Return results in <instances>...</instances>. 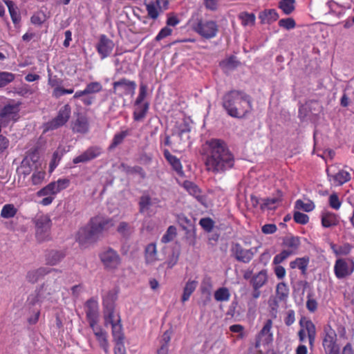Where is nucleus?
<instances>
[{
	"label": "nucleus",
	"mask_w": 354,
	"mask_h": 354,
	"mask_svg": "<svg viewBox=\"0 0 354 354\" xmlns=\"http://www.w3.org/2000/svg\"><path fill=\"white\" fill-rule=\"evenodd\" d=\"M204 163L207 171L222 174L234 165V156L227 143L218 138L207 140L203 147Z\"/></svg>",
	"instance_id": "nucleus-1"
},
{
	"label": "nucleus",
	"mask_w": 354,
	"mask_h": 354,
	"mask_svg": "<svg viewBox=\"0 0 354 354\" xmlns=\"http://www.w3.org/2000/svg\"><path fill=\"white\" fill-rule=\"evenodd\" d=\"M114 225L113 218L97 215L92 217L85 227L79 230L76 240L82 247L86 248L96 242L103 232L109 230Z\"/></svg>",
	"instance_id": "nucleus-2"
},
{
	"label": "nucleus",
	"mask_w": 354,
	"mask_h": 354,
	"mask_svg": "<svg viewBox=\"0 0 354 354\" xmlns=\"http://www.w3.org/2000/svg\"><path fill=\"white\" fill-rule=\"evenodd\" d=\"M222 104L229 115L241 118L252 110L250 95L239 90L227 92L222 98Z\"/></svg>",
	"instance_id": "nucleus-3"
},
{
	"label": "nucleus",
	"mask_w": 354,
	"mask_h": 354,
	"mask_svg": "<svg viewBox=\"0 0 354 354\" xmlns=\"http://www.w3.org/2000/svg\"><path fill=\"white\" fill-rule=\"evenodd\" d=\"M192 31L202 39L210 40L215 38L219 32V26L212 19H205L200 11L194 12L187 21Z\"/></svg>",
	"instance_id": "nucleus-4"
},
{
	"label": "nucleus",
	"mask_w": 354,
	"mask_h": 354,
	"mask_svg": "<svg viewBox=\"0 0 354 354\" xmlns=\"http://www.w3.org/2000/svg\"><path fill=\"white\" fill-rule=\"evenodd\" d=\"M118 298V292L115 289L108 290L103 296V317L104 325H108L121 322L119 313L115 310V301Z\"/></svg>",
	"instance_id": "nucleus-5"
},
{
	"label": "nucleus",
	"mask_w": 354,
	"mask_h": 354,
	"mask_svg": "<svg viewBox=\"0 0 354 354\" xmlns=\"http://www.w3.org/2000/svg\"><path fill=\"white\" fill-rule=\"evenodd\" d=\"M102 85L99 82H91L88 83L84 90L77 91L73 98L80 99L82 104L86 106H91L96 100L95 94L102 91Z\"/></svg>",
	"instance_id": "nucleus-6"
},
{
	"label": "nucleus",
	"mask_w": 354,
	"mask_h": 354,
	"mask_svg": "<svg viewBox=\"0 0 354 354\" xmlns=\"http://www.w3.org/2000/svg\"><path fill=\"white\" fill-rule=\"evenodd\" d=\"M322 346L326 354H340L336 332L330 325H326L324 328Z\"/></svg>",
	"instance_id": "nucleus-7"
},
{
	"label": "nucleus",
	"mask_w": 354,
	"mask_h": 354,
	"mask_svg": "<svg viewBox=\"0 0 354 354\" xmlns=\"http://www.w3.org/2000/svg\"><path fill=\"white\" fill-rule=\"evenodd\" d=\"M35 235L39 242L47 241L50 238L52 222L48 215H40L35 220Z\"/></svg>",
	"instance_id": "nucleus-8"
},
{
	"label": "nucleus",
	"mask_w": 354,
	"mask_h": 354,
	"mask_svg": "<svg viewBox=\"0 0 354 354\" xmlns=\"http://www.w3.org/2000/svg\"><path fill=\"white\" fill-rule=\"evenodd\" d=\"M70 180L66 178H59L56 181L48 183L46 186L37 192V196H54L61 191L66 189L70 185Z\"/></svg>",
	"instance_id": "nucleus-9"
},
{
	"label": "nucleus",
	"mask_w": 354,
	"mask_h": 354,
	"mask_svg": "<svg viewBox=\"0 0 354 354\" xmlns=\"http://www.w3.org/2000/svg\"><path fill=\"white\" fill-rule=\"evenodd\" d=\"M71 114V107L66 104L60 108L55 118L46 124V130L52 131L63 127L68 121Z\"/></svg>",
	"instance_id": "nucleus-10"
},
{
	"label": "nucleus",
	"mask_w": 354,
	"mask_h": 354,
	"mask_svg": "<svg viewBox=\"0 0 354 354\" xmlns=\"http://www.w3.org/2000/svg\"><path fill=\"white\" fill-rule=\"evenodd\" d=\"M100 259L104 268L111 270L117 269L121 263V259L119 254L111 248H109L102 252L100 254Z\"/></svg>",
	"instance_id": "nucleus-11"
},
{
	"label": "nucleus",
	"mask_w": 354,
	"mask_h": 354,
	"mask_svg": "<svg viewBox=\"0 0 354 354\" xmlns=\"http://www.w3.org/2000/svg\"><path fill=\"white\" fill-rule=\"evenodd\" d=\"M136 88V83L127 78H121L113 83V89L115 93L119 95H133Z\"/></svg>",
	"instance_id": "nucleus-12"
},
{
	"label": "nucleus",
	"mask_w": 354,
	"mask_h": 354,
	"mask_svg": "<svg viewBox=\"0 0 354 354\" xmlns=\"http://www.w3.org/2000/svg\"><path fill=\"white\" fill-rule=\"evenodd\" d=\"M328 180L333 186H341L351 180V174L348 171L340 169L337 172L333 170V167L326 169Z\"/></svg>",
	"instance_id": "nucleus-13"
},
{
	"label": "nucleus",
	"mask_w": 354,
	"mask_h": 354,
	"mask_svg": "<svg viewBox=\"0 0 354 354\" xmlns=\"http://www.w3.org/2000/svg\"><path fill=\"white\" fill-rule=\"evenodd\" d=\"M102 153V149L99 146H91L83 153L73 159L74 164L85 163L99 157Z\"/></svg>",
	"instance_id": "nucleus-14"
},
{
	"label": "nucleus",
	"mask_w": 354,
	"mask_h": 354,
	"mask_svg": "<svg viewBox=\"0 0 354 354\" xmlns=\"http://www.w3.org/2000/svg\"><path fill=\"white\" fill-rule=\"evenodd\" d=\"M231 252L238 261L244 263H249L254 257L252 249H245L239 243L232 245Z\"/></svg>",
	"instance_id": "nucleus-15"
},
{
	"label": "nucleus",
	"mask_w": 354,
	"mask_h": 354,
	"mask_svg": "<svg viewBox=\"0 0 354 354\" xmlns=\"http://www.w3.org/2000/svg\"><path fill=\"white\" fill-rule=\"evenodd\" d=\"M114 48V43L105 35H102L96 48L101 59H104L110 55Z\"/></svg>",
	"instance_id": "nucleus-16"
},
{
	"label": "nucleus",
	"mask_w": 354,
	"mask_h": 354,
	"mask_svg": "<svg viewBox=\"0 0 354 354\" xmlns=\"http://www.w3.org/2000/svg\"><path fill=\"white\" fill-rule=\"evenodd\" d=\"M352 267L350 268L345 259H338L334 266V272L338 279H343L350 274L354 270V262L351 261Z\"/></svg>",
	"instance_id": "nucleus-17"
},
{
	"label": "nucleus",
	"mask_w": 354,
	"mask_h": 354,
	"mask_svg": "<svg viewBox=\"0 0 354 354\" xmlns=\"http://www.w3.org/2000/svg\"><path fill=\"white\" fill-rule=\"evenodd\" d=\"M299 325L301 330L307 335L308 342L310 348L314 346L315 338H316V328L315 324L311 320L302 318L299 321Z\"/></svg>",
	"instance_id": "nucleus-18"
},
{
	"label": "nucleus",
	"mask_w": 354,
	"mask_h": 354,
	"mask_svg": "<svg viewBox=\"0 0 354 354\" xmlns=\"http://www.w3.org/2000/svg\"><path fill=\"white\" fill-rule=\"evenodd\" d=\"M283 200V194L281 191L278 190L277 194L271 198H265L261 199L260 208L262 210L269 209L274 210L279 206Z\"/></svg>",
	"instance_id": "nucleus-19"
},
{
	"label": "nucleus",
	"mask_w": 354,
	"mask_h": 354,
	"mask_svg": "<svg viewBox=\"0 0 354 354\" xmlns=\"http://www.w3.org/2000/svg\"><path fill=\"white\" fill-rule=\"evenodd\" d=\"M163 155L172 169L180 176L184 175L183 165L179 158L172 155L167 149H164Z\"/></svg>",
	"instance_id": "nucleus-20"
},
{
	"label": "nucleus",
	"mask_w": 354,
	"mask_h": 354,
	"mask_svg": "<svg viewBox=\"0 0 354 354\" xmlns=\"http://www.w3.org/2000/svg\"><path fill=\"white\" fill-rule=\"evenodd\" d=\"M50 272H57V271L54 269H48L47 268L41 267L38 269L29 271L27 273L26 279L29 282L34 283Z\"/></svg>",
	"instance_id": "nucleus-21"
},
{
	"label": "nucleus",
	"mask_w": 354,
	"mask_h": 354,
	"mask_svg": "<svg viewBox=\"0 0 354 354\" xmlns=\"http://www.w3.org/2000/svg\"><path fill=\"white\" fill-rule=\"evenodd\" d=\"M309 263L310 257L308 256L298 257L290 262V268L291 269H299L301 274L305 276L307 274Z\"/></svg>",
	"instance_id": "nucleus-22"
},
{
	"label": "nucleus",
	"mask_w": 354,
	"mask_h": 354,
	"mask_svg": "<svg viewBox=\"0 0 354 354\" xmlns=\"http://www.w3.org/2000/svg\"><path fill=\"white\" fill-rule=\"evenodd\" d=\"M72 129L75 133H86L89 129V123L87 118L84 115H79L73 122Z\"/></svg>",
	"instance_id": "nucleus-23"
},
{
	"label": "nucleus",
	"mask_w": 354,
	"mask_h": 354,
	"mask_svg": "<svg viewBox=\"0 0 354 354\" xmlns=\"http://www.w3.org/2000/svg\"><path fill=\"white\" fill-rule=\"evenodd\" d=\"M321 222L322 225L326 228L335 226L339 223L338 216L333 212L324 211L322 212Z\"/></svg>",
	"instance_id": "nucleus-24"
},
{
	"label": "nucleus",
	"mask_w": 354,
	"mask_h": 354,
	"mask_svg": "<svg viewBox=\"0 0 354 354\" xmlns=\"http://www.w3.org/2000/svg\"><path fill=\"white\" fill-rule=\"evenodd\" d=\"M86 313L88 322L98 320V304L94 299L88 300L86 304Z\"/></svg>",
	"instance_id": "nucleus-25"
},
{
	"label": "nucleus",
	"mask_w": 354,
	"mask_h": 354,
	"mask_svg": "<svg viewBox=\"0 0 354 354\" xmlns=\"http://www.w3.org/2000/svg\"><path fill=\"white\" fill-rule=\"evenodd\" d=\"M262 24H270L277 21L279 16L274 9H266L261 12L259 15Z\"/></svg>",
	"instance_id": "nucleus-26"
},
{
	"label": "nucleus",
	"mask_w": 354,
	"mask_h": 354,
	"mask_svg": "<svg viewBox=\"0 0 354 354\" xmlns=\"http://www.w3.org/2000/svg\"><path fill=\"white\" fill-rule=\"evenodd\" d=\"M158 251L156 244H148L145 249V259L147 264H152L158 260Z\"/></svg>",
	"instance_id": "nucleus-27"
},
{
	"label": "nucleus",
	"mask_w": 354,
	"mask_h": 354,
	"mask_svg": "<svg viewBox=\"0 0 354 354\" xmlns=\"http://www.w3.org/2000/svg\"><path fill=\"white\" fill-rule=\"evenodd\" d=\"M65 255L62 251L50 250L46 254V264L55 266L65 257Z\"/></svg>",
	"instance_id": "nucleus-28"
},
{
	"label": "nucleus",
	"mask_w": 354,
	"mask_h": 354,
	"mask_svg": "<svg viewBox=\"0 0 354 354\" xmlns=\"http://www.w3.org/2000/svg\"><path fill=\"white\" fill-rule=\"evenodd\" d=\"M136 109L133 113V118L135 121H141L147 115L149 109V103L146 102L140 104H135Z\"/></svg>",
	"instance_id": "nucleus-29"
},
{
	"label": "nucleus",
	"mask_w": 354,
	"mask_h": 354,
	"mask_svg": "<svg viewBox=\"0 0 354 354\" xmlns=\"http://www.w3.org/2000/svg\"><path fill=\"white\" fill-rule=\"evenodd\" d=\"M183 187L198 201H202L203 196L201 191L199 187L193 182L189 180H185L183 185Z\"/></svg>",
	"instance_id": "nucleus-30"
},
{
	"label": "nucleus",
	"mask_w": 354,
	"mask_h": 354,
	"mask_svg": "<svg viewBox=\"0 0 354 354\" xmlns=\"http://www.w3.org/2000/svg\"><path fill=\"white\" fill-rule=\"evenodd\" d=\"M288 295V289H276V295L269 300L270 306L274 310L280 301H284Z\"/></svg>",
	"instance_id": "nucleus-31"
},
{
	"label": "nucleus",
	"mask_w": 354,
	"mask_h": 354,
	"mask_svg": "<svg viewBox=\"0 0 354 354\" xmlns=\"http://www.w3.org/2000/svg\"><path fill=\"white\" fill-rule=\"evenodd\" d=\"M5 3L8 7L11 19L13 24H17L21 21L20 15L18 12V9L15 7V4L12 1L6 0Z\"/></svg>",
	"instance_id": "nucleus-32"
},
{
	"label": "nucleus",
	"mask_w": 354,
	"mask_h": 354,
	"mask_svg": "<svg viewBox=\"0 0 354 354\" xmlns=\"http://www.w3.org/2000/svg\"><path fill=\"white\" fill-rule=\"evenodd\" d=\"M191 127L189 124L185 120L177 122L174 128L172 130V136H175L176 133L186 134L190 133Z\"/></svg>",
	"instance_id": "nucleus-33"
},
{
	"label": "nucleus",
	"mask_w": 354,
	"mask_h": 354,
	"mask_svg": "<svg viewBox=\"0 0 354 354\" xmlns=\"http://www.w3.org/2000/svg\"><path fill=\"white\" fill-rule=\"evenodd\" d=\"M272 322L271 319H268L263 328L261 330L259 337L268 342L272 339V333H271Z\"/></svg>",
	"instance_id": "nucleus-34"
},
{
	"label": "nucleus",
	"mask_w": 354,
	"mask_h": 354,
	"mask_svg": "<svg viewBox=\"0 0 354 354\" xmlns=\"http://www.w3.org/2000/svg\"><path fill=\"white\" fill-rule=\"evenodd\" d=\"M129 134L130 131L128 129L115 133L112 139L111 143L109 146V149H115L117 146L122 143L124 138Z\"/></svg>",
	"instance_id": "nucleus-35"
},
{
	"label": "nucleus",
	"mask_w": 354,
	"mask_h": 354,
	"mask_svg": "<svg viewBox=\"0 0 354 354\" xmlns=\"http://www.w3.org/2000/svg\"><path fill=\"white\" fill-rule=\"evenodd\" d=\"M279 8L285 15H290L295 9V0H281Z\"/></svg>",
	"instance_id": "nucleus-36"
},
{
	"label": "nucleus",
	"mask_w": 354,
	"mask_h": 354,
	"mask_svg": "<svg viewBox=\"0 0 354 354\" xmlns=\"http://www.w3.org/2000/svg\"><path fill=\"white\" fill-rule=\"evenodd\" d=\"M268 279L266 270H261L252 279L253 288L262 287Z\"/></svg>",
	"instance_id": "nucleus-37"
},
{
	"label": "nucleus",
	"mask_w": 354,
	"mask_h": 354,
	"mask_svg": "<svg viewBox=\"0 0 354 354\" xmlns=\"http://www.w3.org/2000/svg\"><path fill=\"white\" fill-rule=\"evenodd\" d=\"M112 328V335L115 342H123L124 335L120 322L110 324Z\"/></svg>",
	"instance_id": "nucleus-38"
},
{
	"label": "nucleus",
	"mask_w": 354,
	"mask_h": 354,
	"mask_svg": "<svg viewBox=\"0 0 354 354\" xmlns=\"http://www.w3.org/2000/svg\"><path fill=\"white\" fill-rule=\"evenodd\" d=\"M17 212V209L13 204H6L3 206L1 216L3 218H13Z\"/></svg>",
	"instance_id": "nucleus-39"
},
{
	"label": "nucleus",
	"mask_w": 354,
	"mask_h": 354,
	"mask_svg": "<svg viewBox=\"0 0 354 354\" xmlns=\"http://www.w3.org/2000/svg\"><path fill=\"white\" fill-rule=\"evenodd\" d=\"M151 205V196L147 194H143L139 201V207H140V213H145V212L148 211Z\"/></svg>",
	"instance_id": "nucleus-40"
},
{
	"label": "nucleus",
	"mask_w": 354,
	"mask_h": 354,
	"mask_svg": "<svg viewBox=\"0 0 354 354\" xmlns=\"http://www.w3.org/2000/svg\"><path fill=\"white\" fill-rule=\"evenodd\" d=\"M315 207L314 203L311 201H308L307 203H304L302 200L298 199L295 203V208L297 209H302L304 212H310L313 211Z\"/></svg>",
	"instance_id": "nucleus-41"
},
{
	"label": "nucleus",
	"mask_w": 354,
	"mask_h": 354,
	"mask_svg": "<svg viewBox=\"0 0 354 354\" xmlns=\"http://www.w3.org/2000/svg\"><path fill=\"white\" fill-rule=\"evenodd\" d=\"M239 19L241 20V24L243 26H253L255 23V15L253 13H248L247 12L240 13L239 16Z\"/></svg>",
	"instance_id": "nucleus-42"
},
{
	"label": "nucleus",
	"mask_w": 354,
	"mask_h": 354,
	"mask_svg": "<svg viewBox=\"0 0 354 354\" xmlns=\"http://www.w3.org/2000/svg\"><path fill=\"white\" fill-rule=\"evenodd\" d=\"M15 78V74L10 72H0V88L4 87Z\"/></svg>",
	"instance_id": "nucleus-43"
},
{
	"label": "nucleus",
	"mask_w": 354,
	"mask_h": 354,
	"mask_svg": "<svg viewBox=\"0 0 354 354\" xmlns=\"http://www.w3.org/2000/svg\"><path fill=\"white\" fill-rule=\"evenodd\" d=\"M292 254H294L293 250H283L274 257L272 263L274 265H279Z\"/></svg>",
	"instance_id": "nucleus-44"
},
{
	"label": "nucleus",
	"mask_w": 354,
	"mask_h": 354,
	"mask_svg": "<svg viewBox=\"0 0 354 354\" xmlns=\"http://www.w3.org/2000/svg\"><path fill=\"white\" fill-rule=\"evenodd\" d=\"M176 234L177 233L176 227H174V225H171L167 228L165 234L162 236L161 241L164 243H167L173 241V239L176 236Z\"/></svg>",
	"instance_id": "nucleus-45"
},
{
	"label": "nucleus",
	"mask_w": 354,
	"mask_h": 354,
	"mask_svg": "<svg viewBox=\"0 0 354 354\" xmlns=\"http://www.w3.org/2000/svg\"><path fill=\"white\" fill-rule=\"evenodd\" d=\"M118 232L123 237H128L132 232L131 228L128 223L120 222L117 228Z\"/></svg>",
	"instance_id": "nucleus-46"
},
{
	"label": "nucleus",
	"mask_w": 354,
	"mask_h": 354,
	"mask_svg": "<svg viewBox=\"0 0 354 354\" xmlns=\"http://www.w3.org/2000/svg\"><path fill=\"white\" fill-rule=\"evenodd\" d=\"M147 11V15L150 19L156 20L163 10L153 6L152 4H145Z\"/></svg>",
	"instance_id": "nucleus-47"
},
{
	"label": "nucleus",
	"mask_w": 354,
	"mask_h": 354,
	"mask_svg": "<svg viewBox=\"0 0 354 354\" xmlns=\"http://www.w3.org/2000/svg\"><path fill=\"white\" fill-rule=\"evenodd\" d=\"M147 85L143 83L140 84L138 95L135 101L134 104H140L144 103V100L147 95Z\"/></svg>",
	"instance_id": "nucleus-48"
},
{
	"label": "nucleus",
	"mask_w": 354,
	"mask_h": 354,
	"mask_svg": "<svg viewBox=\"0 0 354 354\" xmlns=\"http://www.w3.org/2000/svg\"><path fill=\"white\" fill-rule=\"evenodd\" d=\"M300 243V239L298 236H291L286 242V245L290 248L288 250H293L294 254L298 250Z\"/></svg>",
	"instance_id": "nucleus-49"
},
{
	"label": "nucleus",
	"mask_w": 354,
	"mask_h": 354,
	"mask_svg": "<svg viewBox=\"0 0 354 354\" xmlns=\"http://www.w3.org/2000/svg\"><path fill=\"white\" fill-rule=\"evenodd\" d=\"M199 224L201 227L207 232H212L214 226V221L209 217L201 218L199 221Z\"/></svg>",
	"instance_id": "nucleus-50"
},
{
	"label": "nucleus",
	"mask_w": 354,
	"mask_h": 354,
	"mask_svg": "<svg viewBox=\"0 0 354 354\" xmlns=\"http://www.w3.org/2000/svg\"><path fill=\"white\" fill-rule=\"evenodd\" d=\"M293 219L298 224L306 225L309 221V216L306 214L296 211L294 212Z\"/></svg>",
	"instance_id": "nucleus-51"
},
{
	"label": "nucleus",
	"mask_w": 354,
	"mask_h": 354,
	"mask_svg": "<svg viewBox=\"0 0 354 354\" xmlns=\"http://www.w3.org/2000/svg\"><path fill=\"white\" fill-rule=\"evenodd\" d=\"M144 4H152L153 6L160 10H166L168 7L167 0H145Z\"/></svg>",
	"instance_id": "nucleus-52"
},
{
	"label": "nucleus",
	"mask_w": 354,
	"mask_h": 354,
	"mask_svg": "<svg viewBox=\"0 0 354 354\" xmlns=\"http://www.w3.org/2000/svg\"><path fill=\"white\" fill-rule=\"evenodd\" d=\"M228 289H217L214 293V298L218 301H227L230 298Z\"/></svg>",
	"instance_id": "nucleus-53"
},
{
	"label": "nucleus",
	"mask_w": 354,
	"mask_h": 354,
	"mask_svg": "<svg viewBox=\"0 0 354 354\" xmlns=\"http://www.w3.org/2000/svg\"><path fill=\"white\" fill-rule=\"evenodd\" d=\"M279 26L286 30H290L295 28L296 23L292 18H286L279 21Z\"/></svg>",
	"instance_id": "nucleus-54"
},
{
	"label": "nucleus",
	"mask_w": 354,
	"mask_h": 354,
	"mask_svg": "<svg viewBox=\"0 0 354 354\" xmlns=\"http://www.w3.org/2000/svg\"><path fill=\"white\" fill-rule=\"evenodd\" d=\"M328 202L330 207L335 210L339 209L342 205V202L336 193L330 195Z\"/></svg>",
	"instance_id": "nucleus-55"
},
{
	"label": "nucleus",
	"mask_w": 354,
	"mask_h": 354,
	"mask_svg": "<svg viewBox=\"0 0 354 354\" xmlns=\"http://www.w3.org/2000/svg\"><path fill=\"white\" fill-rule=\"evenodd\" d=\"M15 106L12 105L5 106L0 111V118H10L15 113Z\"/></svg>",
	"instance_id": "nucleus-56"
},
{
	"label": "nucleus",
	"mask_w": 354,
	"mask_h": 354,
	"mask_svg": "<svg viewBox=\"0 0 354 354\" xmlns=\"http://www.w3.org/2000/svg\"><path fill=\"white\" fill-rule=\"evenodd\" d=\"M46 176V173L44 171H35L32 176L31 180L33 185H39L42 183Z\"/></svg>",
	"instance_id": "nucleus-57"
},
{
	"label": "nucleus",
	"mask_w": 354,
	"mask_h": 354,
	"mask_svg": "<svg viewBox=\"0 0 354 354\" xmlns=\"http://www.w3.org/2000/svg\"><path fill=\"white\" fill-rule=\"evenodd\" d=\"M223 64L225 68L231 70L236 68L240 64V62L236 59V57L231 56L223 61Z\"/></svg>",
	"instance_id": "nucleus-58"
},
{
	"label": "nucleus",
	"mask_w": 354,
	"mask_h": 354,
	"mask_svg": "<svg viewBox=\"0 0 354 354\" xmlns=\"http://www.w3.org/2000/svg\"><path fill=\"white\" fill-rule=\"evenodd\" d=\"M171 33L172 30L170 28L165 26L159 31V32L155 37V40L159 41L163 39L164 38L171 35Z\"/></svg>",
	"instance_id": "nucleus-59"
},
{
	"label": "nucleus",
	"mask_w": 354,
	"mask_h": 354,
	"mask_svg": "<svg viewBox=\"0 0 354 354\" xmlns=\"http://www.w3.org/2000/svg\"><path fill=\"white\" fill-rule=\"evenodd\" d=\"M62 84V80L59 78L57 75L53 76L51 74H48V84L52 88H55L60 86Z\"/></svg>",
	"instance_id": "nucleus-60"
},
{
	"label": "nucleus",
	"mask_w": 354,
	"mask_h": 354,
	"mask_svg": "<svg viewBox=\"0 0 354 354\" xmlns=\"http://www.w3.org/2000/svg\"><path fill=\"white\" fill-rule=\"evenodd\" d=\"M351 249L352 245L348 243L339 245L338 246V251L336 252V256L347 255L351 252Z\"/></svg>",
	"instance_id": "nucleus-61"
},
{
	"label": "nucleus",
	"mask_w": 354,
	"mask_h": 354,
	"mask_svg": "<svg viewBox=\"0 0 354 354\" xmlns=\"http://www.w3.org/2000/svg\"><path fill=\"white\" fill-rule=\"evenodd\" d=\"M205 8L210 11H216L218 7V0H204Z\"/></svg>",
	"instance_id": "nucleus-62"
},
{
	"label": "nucleus",
	"mask_w": 354,
	"mask_h": 354,
	"mask_svg": "<svg viewBox=\"0 0 354 354\" xmlns=\"http://www.w3.org/2000/svg\"><path fill=\"white\" fill-rule=\"evenodd\" d=\"M277 227L274 223L266 224L262 226L261 231L265 234H272L276 232Z\"/></svg>",
	"instance_id": "nucleus-63"
},
{
	"label": "nucleus",
	"mask_w": 354,
	"mask_h": 354,
	"mask_svg": "<svg viewBox=\"0 0 354 354\" xmlns=\"http://www.w3.org/2000/svg\"><path fill=\"white\" fill-rule=\"evenodd\" d=\"M127 172L132 174H137L143 179L146 178V173L145 170L142 169V167L140 166H134L132 167H129L127 169Z\"/></svg>",
	"instance_id": "nucleus-64"
}]
</instances>
